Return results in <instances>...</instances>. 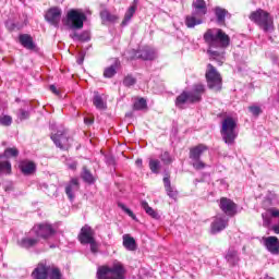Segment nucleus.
Here are the masks:
<instances>
[{
    "label": "nucleus",
    "instance_id": "obj_3",
    "mask_svg": "<svg viewBox=\"0 0 279 279\" xmlns=\"http://www.w3.org/2000/svg\"><path fill=\"white\" fill-rule=\"evenodd\" d=\"M86 13H84L82 9H71L66 13L64 25L73 32H76V29L84 28V21H86Z\"/></svg>",
    "mask_w": 279,
    "mask_h": 279
},
{
    "label": "nucleus",
    "instance_id": "obj_33",
    "mask_svg": "<svg viewBox=\"0 0 279 279\" xmlns=\"http://www.w3.org/2000/svg\"><path fill=\"white\" fill-rule=\"evenodd\" d=\"M48 278L62 279V271H60V268L56 267L54 265H50V268L48 270Z\"/></svg>",
    "mask_w": 279,
    "mask_h": 279
},
{
    "label": "nucleus",
    "instance_id": "obj_39",
    "mask_svg": "<svg viewBox=\"0 0 279 279\" xmlns=\"http://www.w3.org/2000/svg\"><path fill=\"white\" fill-rule=\"evenodd\" d=\"M133 108L134 110H145V108H147V100H145V98H140L134 102Z\"/></svg>",
    "mask_w": 279,
    "mask_h": 279
},
{
    "label": "nucleus",
    "instance_id": "obj_48",
    "mask_svg": "<svg viewBox=\"0 0 279 279\" xmlns=\"http://www.w3.org/2000/svg\"><path fill=\"white\" fill-rule=\"evenodd\" d=\"M69 169H71L72 171H75V169H77V162L70 163Z\"/></svg>",
    "mask_w": 279,
    "mask_h": 279
},
{
    "label": "nucleus",
    "instance_id": "obj_25",
    "mask_svg": "<svg viewBox=\"0 0 279 279\" xmlns=\"http://www.w3.org/2000/svg\"><path fill=\"white\" fill-rule=\"evenodd\" d=\"M202 23H204V21H202V17H199L193 13L191 15H186V17H185V25L190 29H193V27H195V25H202Z\"/></svg>",
    "mask_w": 279,
    "mask_h": 279
},
{
    "label": "nucleus",
    "instance_id": "obj_40",
    "mask_svg": "<svg viewBox=\"0 0 279 279\" xmlns=\"http://www.w3.org/2000/svg\"><path fill=\"white\" fill-rule=\"evenodd\" d=\"M12 171V165L10 161H0V173H10Z\"/></svg>",
    "mask_w": 279,
    "mask_h": 279
},
{
    "label": "nucleus",
    "instance_id": "obj_51",
    "mask_svg": "<svg viewBox=\"0 0 279 279\" xmlns=\"http://www.w3.org/2000/svg\"><path fill=\"white\" fill-rule=\"evenodd\" d=\"M83 62H84V59H78L77 60V64H83Z\"/></svg>",
    "mask_w": 279,
    "mask_h": 279
},
{
    "label": "nucleus",
    "instance_id": "obj_16",
    "mask_svg": "<svg viewBox=\"0 0 279 279\" xmlns=\"http://www.w3.org/2000/svg\"><path fill=\"white\" fill-rule=\"evenodd\" d=\"M192 14H194V16H199L202 19V16H206L208 13V7L206 5L205 0H194L192 2Z\"/></svg>",
    "mask_w": 279,
    "mask_h": 279
},
{
    "label": "nucleus",
    "instance_id": "obj_54",
    "mask_svg": "<svg viewBox=\"0 0 279 279\" xmlns=\"http://www.w3.org/2000/svg\"><path fill=\"white\" fill-rule=\"evenodd\" d=\"M263 219H264V221H266L265 215H263Z\"/></svg>",
    "mask_w": 279,
    "mask_h": 279
},
{
    "label": "nucleus",
    "instance_id": "obj_49",
    "mask_svg": "<svg viewBox=\"0 0 279 279\" xmlns=\"http://www.w3.org/2000/svg\"><path fill=\"white\" fill-rule=\"evenodd\" d=\"M50 90L51 93H53L54 95H58V88L54 85H50Z\"/></svg>",
    "mask_w": 279,
    "mask_h": 279
},
{
    "label": "nucleus",
    "instance_id": "obj_8",
    "mask_svg": "<svg viewBox=\"0 0 279 279\" xmlns=\"http://www.w3.org/2000/svg\"><path fill=\"white\" fill-rule=\"evenodd\" d=\"M31 234H35L37 239H49V236L56 234V230H53V227L49 223H41L33 227Z\"/></svg>",
    "mask_w": 279,
    "mask_h": 279
},
{
    "label": "nucleus",
    "instance_id": "obj_32",
    "mask_svg": "<svg viewBox=\"0 0 279 279\" xmlns=\"http://www.w3.org/2000/svg\"><path fill=\"white\" fill-rule=\"evenodd\" d=\"M148 167L151 173H156V174L160 173V169H162V165L158 159H149Z\"/></svg>",
    "mask_w": 279,
    "mask_h": 279
},
{
    "label": "nucleus",
    "instance_id": "obj_26",
    "mask_svg": "<svg viewBox=\"0 0 279 279\" xmlns=\"http://www.w3.org/2000/svg\"><path fill=\"white\" fill-rule=\"evenodd\" d=\"M21 171L24 175H32L36 171V165L32 161H24L21 163Z\"/></svg>",
    "mask_w": 279,
    "mask_h": 279
},
{
    "label": "nucleus",
    "instance_id": "obj_52",
    "mask_svg": "<svg viewBox=\"0 0 279 279\" xmlns=\"http://www.w3.org/2000/svg\"><path fill=\"white\" fill-rule=\"evenodd\" d=\"M262 279H274V278H271V277L265 275Z\"/></svg>",
    "mask_w": 279,
    "mask_h": 279
},
{
    "label": "nucleus",
    "instance_id": "obj_12",
    "mask_svg": "<svg viewBox=\"0 0 279 279\" xmlns=\"http://www.w3.org/2000/svg\"><path fill=\"white\" fill-rule=\"evenodd\" d=\"M228 228V218L225 215H217L210 226L211 234H217Z\"/></svg>",
    "mask_w": 279,
    "mask_h": 279
},
{
    "label": "nucleus",
    "instance_id": "obj_31",
    "mask_svg": "<svg viewBox=\"0 0 279 279\" xmlns=\"http://www.w3.org/2000/svg\"><path fill=\"white\" fill-rule=\"evenodd\" d=\"M81 175L84 182H87V184H95V177L93 175L90 170L86 168V166L83 167V172Z\"/></svg>",
    "mask_w": 279,
    "mask_h": 279
},
{
    "label": "nucleus",
    "instance_id": "obj_36",
    "mask_svg": "<svg viewBox=\"0 0 279 279\" xmlns=\"http://www.w3.org/2000/svg\"><path fill=\"white\" fill-rule=\"evenodd\" d=\"M19 156V149L16 147L7 148L0 158H16Z\"/></svg>",
    "mask_w": 279,
    "mask_h": 279
},
{
    "label": "nucleus",
    "instance_id": "obj_18",
    "mask_svg": "<svg viewBox=\"0 0 279 279\" xmlns=\"http://www.w3.org/2000/svg\"><path fill=\"white\" fill-rule=\"evenodd\" d=\"M135 58H140L141 60H156V50L150 47H144L135 51Z\"/></svg>",
    "mask_w": 279,
    "mask_h": 279
},
{
    "label": "nucleus",
    "instance_id": "obj_24",
    "mask_svg": "<svg viewBox=\"0 0 279 279\" xmlns=\"http://www.w3.org/2000/svg\"><path fill=\"white\" fill-rule=\"evenodd\" d=\"M100 19L102 23H117V21H119V16L110 13L108 9H104L102 11H100Z\"/></svg>",
    "mask_w": 279,
    "mask_h": 279
},
{
    "label": "nucleus",
    "instance_id": "obj_50",
    "mask_svg": "<svg viewBox=\"0 0 279 279\" xmlns=\"http://www.w3.org/2000/svg\"><path fill=\"white\" fill-rule=\"evenodd\" d=\"M136 167L143 168V159H136L135 161Z\"/></svg>",
    "mask_w": 279,
    "mask_h": 279
},
{
    "label": "nucleus",
    "instance_id": "obj_27",
    "mask_svg": "<svg viewBox=\"0 0 279 279\" xmlns=\"http://www.w3.org/2000/svg\"><path fill=\"white\" fill-rule=\"evenodd\" d=\"M70 38H72V40H78L80 43H88V40H90V34L86 31L81 34L74 32L70 34Z\"/></svg>",
    "mask_w": 279,
    "mask_h": 279
},
{
    "label": "nucleus",
    "instance_id": "obj_38",
    "mask_svg": "<svg viewBox=\"0 0 279 279\" xmlns=\"http://www.w3.org/2000/svg\"><path fill=\"white\" fill-rule=\"evenodd\" d=\"M159 158H160L161 162H163V165H171V162H173V158L171 157L169 151L161 153Z\"/></svg>",
    "mask_w": 279,
    "mask_h": 279
},
{
    "label": "nucleus",
    "instance_id": "obj_4",
    "mask_svg": "<svg viewBox=\"0 0 279 279\" xmlns=\"http://www.w3.org/2000/svg\"><path fill=\"white\" fill-rule=\"evenodd\" d=\"M125 268L121 262H114L112 267L101 266L97 270L98 279H124Z\"/></svg>",
    "mask_w": 279,
    "mask_h": 279
},
{
    "label": "nucleus",
    "instance_id": "obj_44",
    "mask_svg": "<svg viewBox=\"0 0 279 279\" xmlns=\"http://www.w3.org/2000/svg\"><path fill=\"white\" fill-rule=\"evenodd\" d=\"M248 110L251 113H253L254 117H258L263 112V109H260L258 106H251L248 107Z\"/></svg>",
    "mask_w": 279,
    "mask_h": 279
},
{
    "label": "nucleus",
    "instance_id": "obj_28",
    "mask_svg": "<svg viewBox=\"0 0 279 279\" xmlns=\"http://www.w3.org/2000/svg\"><path fill=\"white\" fill-rule=\"evenodd\" d=\"M123 246L129 250V252H134L136 250V240L134 238L124 234L123 235Z\"/></svg>",
    "mask_w": 279,
    "mask_h": 279
},
{
    "label": "nucleus",
    "instance_id": "obj_46",
    "mask_svg": "<svg viewBox=\"0 0 279 279\" xmlns=\"http://www.w3.org/2000/svg\"><path fill=\"white\" fill-rule=\"evenodd\" d=\"M88 245H90V252L92 254H97L99 252V244H97V241L88 242Z\"/></svg>",
    "mask_w": 279,
    "mask_h": 279
},
{
    "label": "nucleus",
    "instance_id": "obj_55",
    "mask_svg": "<svg viewBox=\"0 0 279 279\" xmlns=\"http://www.w3.org/2000/svg\"><path fill=\"white\" fill-rule=\"evenodd\" d=\"M54 125H51V130H53Z\"/></svg>",
    "mask_w": 279,
    "mask_h": 279
},
{
    "label": "nucleus",
    "instance_id": "obj_29",
    "mask_svg": "<svg viewBox=\"0 0 279 279\" xmlns=\"http://www.w3.org/2000/svg\"><path fill=\"white\" fill-rule=\"evenodd\" d=\"M163 184H165V189L167 191V195H169L172 199H175V197H178V191H175L171 186V180H169V177L163 178Z\"/></svg>",
    "mask_w": 279,
    "mask_h": 279
},
{
    "label": "nucleus",
    "instance_id": "obj_41",
    "mask_svg": "<svg viewBox=\"0 0 279 279\" xmlns=\"http://www.w3.org/2000/svg\"><path fill=\"white\" fill-rule=\"evenodd\" d=\"M134 84H136V77H134V76L131 75V74L124 76V80H123V85H124V86H126L128 88H130V86H134Z\"/></svg>",
    "mask_w": 279,
    "mask_h": 279
},
{
    "label": "nucleus",
    "instance_id": "obj_20",
    "mask_svg": "<svg viewBox=\"0 0 279 279\" xmlns=\"http://www.w3.org/2000/svg\"><path fill=\"white\" fill-rule=\"evenodd\" d=\"M19 40L24 49H28L29 51L36 49V44H34V38L31 35L22 34L19 36Z\"/></svg>",
    "mask_w": 279,
    "mask_h": 279
},
{
    "label": "nucleus",
    "instance_id": "obj_23",
    "mask_svg": "<svg viewBox=\"0 0 279 279\" xmlns=\"http://www.w3.org/2000/svg\"><path fill=\"white\" fill-rule=\"evenodd\" d=\"M38 236L32 238V236H25L20 242V247H24L25 250H29V247H36L38 245Z\"/></svg>",
    "mask_w": 279,
    "mask_h": 279
},
{
    "label": "nucleus",
    "instance_id": "obj_14",
    "mask_svg": "<svg viewBox=\"0 0 279 279\" xmlns=\"http://www.w3.org/2000/svg\"><path fill=\"white\" fill-rule=\"evenodd\" d=\"M225 260L228 263L229 267H239L241 263V256H239V251L231 246L225 254Z\"/></svg>",
    "mask_w": 279,
    "mask_h": 279
},
{
    "label": "nucleus",
    "instance_id": "obj_47",
    "mask_svg": "<svg viewBox=\"0 0 279 279\" xmlns=\"http://www.w3.org/2000/svg\"><path fill=\"white\" fill-rule=\"evenodd\" d=\"M19 117H20L21 121H25V119H29V111L20 109Z\"/></svg>",
    "mask_w": 279,
    "mask_h": 279
},
{
    "label": "nucleus",
    "instance_id": "obj_43",
    "mask_svg": "<svg viewBox=\"0 0 279 279\" xmlns=\"http://www.w3.org/2000/svg\"><path fill=\"white\" fill-rule=\"evenodd\" d=\"M119 208H121L125 214L129 215V217H132L134 220H136V215H134V211L128 208L123 203H118Z\"/></svg>",
    "mask_w": 279,
    "mask_h": 279
},
{
    "label": "nucleus",
    "instance_id": "obj_7",
    "mask_svg": "<svg viewBox=\"0 0 279 279\" xmlns=\"http://www.w3.org/2000/svg\"><path fill=\"white\" fill-rule=\"evenodd\" d=\"M205 77L207 80V86L210 90H214V93H219V90H221V74H219L217 69L210 63L207 65Z\"/></svg>",
    "mask_w": 279,
    "mask_h": 279
},
{
    "label": "nucleus",
    "instance_id": "obj_5",
    "mask_svg": "<svg viewBox=\"0 0 279 279\" xmlns=\"http://www.w3.org/2000/svg\"><path fill=\"white\" fill-rule=\"evenodd\" d=\"M250 20L253 21V23H256V25L265 32H271V29H274V20L271 19V15L263 9L252 12Z\"/></svg>",
    "mask_w": 279,
    "mask_h": 279
},
{
    "label": "nucleus",
    "instance_id": "obj_34",
    "mask_svg": "<svg viewBox=\"0 0 279 279\" xmlns=\"http://www.w3.org/2000/svg\"><path fill=\"white\" fill-rule=\"evenodd\" d=\"M119 66V62L116 61L112 65L105 69L104 76L105 77H114L117 75V68Z\"/></svg>",
    "mask_w": 279,
    "mask_h": 279
},
{
    "label": "nucleus",
    "instance_id": "obj_35",
    "mask_svg": "<svg viewBox=\"0 0 279 279\" xmlns=\"http://www.w3.org/2000/svg\"><path fill=\"white\" fill-rule=\"evenodd\" d=\"M141 206L143 209H145V213L149 215V217H153V219H158V213H156L154 208L149 207V204L147 202H142Z\"/></svg>",
    "mask_w": 279,
    "mask_h": 279
},
{
    "label": "nucleus",
    "instance_id": "obj_9",
    "mask_svg": "<svg viewBox=\"0 0 279 279\" xmlns=\"http://www.w3.org/2000/svg\"><path fill=\"white\" fill-rule=\"evenodd\" d=\"M45 19L50 25H53V27H60V19H62V9L58 7L50 8Z\"/></svg>",
    "mask_w": 279,
    "mask_h": 279
},
{
    "label": "nucleus",
    "instance_id": "obj_42",
    "mask_svg": "<svg viewBox=\"0 0 279 279\" xmlns=\"http://www.w3.org/2000/svg\"><path fill=\"white\" fill-rule=\"evenodd\" d=\"M191 165H192V167H194L196 169V171H201V169L206 168V163H204V161H202V159L192 160Z\"/></svg>",
    "mask_w": 279,
    "mask_h": 279
},
{
    "label": "nucleus",
    "instance_id": "obj_22",
    "mask_svg": "<svg viewBox=\"0 0 279 279\" xmlns=\"http://www.w3.org/2000/svg\"><path fill=\"white\" fill-rule=\"evenodd\" d=\"M216 21L218 25H226V16H228V10L221 8V7H216L214 9Z\"/></svg>",
    "mask_w": 279,
    "mask_h": 279
},
{
    "label": "nucleus",
    "instance_id": "obj_1",
    "mask_svg": "<svg viewBox=\"0 0 279 279\" xmlns=\"http://www.w3.org/2000/svg\"><path fill=\"white\" fill-rule=\"evenodd\" d=\"M204 41L208 46L207 53L210 60H215L219 66L226 62V50L230 47V36L221 28H208L204 36Z\"/></svg>",
    "mask_w": 279,
    "mask_h": 279
},
{
    "label": "nucleus",
    "instance_id": "obj_37",
    "mask_svg": "<svg viewBox=\"0 0 279 279\" xmlns=\"http://www.w3.org/2000/svg\"><path fill=\"white\" fill-rule=\"evenodd\" d=\"M93 104L98 110H104L106 108V105L104 104V98L99 95H95L93 99Z\"/></svg>",
    "mask_w": 279,
    "mask_h": 279
},
{
    "label": "nucleus",
    "instance_id": "obj_45",
    "mask_svg": "<svg viewBox=\"0 0 279 279\" xmlns=\"http://www.w3.org/2000/svg\"><path fill=\"white\" fill-rule=\"evenodd\" d=\"M0 124L5 125V126L12 125V117H10V116L1 117Z\"/></svg>",
    "mask_w": 279,
    "mask_h": 279
},
{
    "label": "nucleus",
    "instance_id": "obj_10",
    "mask_svg": "<svg viewBox=\"0 0 279 279\" xmlns=\"http://www.w3.org/2000/svg\"><path fill=\"white\" fill-rule=\"evenodd\" d=\"M50 138L54 143L56 147H59V149H69V147H71V143L69 142L64 131H58L54 134L52 133Z\"/></svg>",
    "mask_w": 279,
    "mask_h": 279
},
{
    "label": "nucleus",
    "instance_id": "obj_2",
    "mask_svg": "<svg viewBox=\"0 0 279 279\" xmlns=\"http://www.w3.org/2000/svg\"><path fill=\"white\" fill-rule=\"evenodd\" d=\"M206 87L204 84L194 85L192 92H183L181 95L177 97L175 106L177 108H184V104L186 101L189 104H195V101H202V94L205 93Z\"/></svg>",
    "mask_w": 279,
    "mask_h": 279
},
{
    "label": "nucleus",
    "instance_id": "obj_17",
    "mask_svg": "<svg viewBox=\"0 0 279 279\" xmlns=\"http://www.w3.org/2000/svg\"><path fill=\"white\" fill-rule=\"evenodd\" d=\"M264 245L270 254H279V240L276 236L264 238Z\"/></svg>",
    "mask_w": 279,
    "mask_h": 279
},
{
    "label": "nucleus",
    "instance_id": "obj_15",
    "mask_svg": "<svg viewBox=\"0 0 279 279\" xmlns=\"http://www.w3.org/2000/svg\"><path fill=\"white\" fill-rule=\"evenodd\" d=\"M49 268L50 265L47 263H39L37 267L33 270L32 277L33 279H47L49 278Z\"/></svg>",
    "mask_w": 279,
    "mask_h": 279
},
{
    "label": "nucleus",
    "instance_id": "obj_53",
    "mask_svg": "<svg viewBox=\"0 0 279 279\" xmlns=\"http://www.w3.org/2000/svg\"><path fill=\"white\" fill-rule=\"evenodd\" d=\"M85 123H93L92 120L85 119Z\"/></svg>",
    "mask_w": 279,
    "mask_h": 279
},
{
    "label": "nucleus",
    "instance_id": "obj_13",
    "mask_svg": "<svg viewBox=\"0 0 279 279\" xmlns=\"http://www.w3.org/2000/svg\"><path fill=\"white\" fill-rule=\"evenodd\" d=\"M219 206L227 217H234L236 215V204L232 199L222 197L220 198Z\"/></svg>",
    "mask_w": 279,
    "mask_h": 279
},
{
    "label": "nucleus",
    "instance_id": "obj_6",
    "mask_svg": "<svg viewBox=\"0 0 279 279\" xmlns=\"http://www.w3.org/2000/svg\"><path fill=\"white\" fill-rule=\"evenodd\" d=\"M220 134L227 145H234V141L239 136V133H236V121L232 118H226L222 121Z\"/></svg>",
    "mask_w": 279,
    "mask_h": 279
},
{
    "label": "nucleus",
    "instance_id": "obj_21",
    "mask_svg": "<svg viewBox=\"0 0 279 279\" xmlns=\"http://www.w3.org/2000/svg\"><path fill=\"white\" fill-rule=\"evenodd\" d=\"M204 151H208V146L204 144H199L193 148L190 149V159L191 160H201L202 154Z\"/></svg>",
    "mask_w": 279,
    "mask_h": 279
},
{
    "label": "nucleus",
    "instance_id": "obj_19",
    "mask_svg": "<svg viewBox=\"0 0 279 279\" xmlns=\"http://www.w3.org/2000/svg\"><path fill=\"white\" fill-rule=\"evenodd\" d=\"M77 191H80V181L77 179H72L65 186V194L71 202L75 199V193H77Z\"/></svg>",
    "mask_w": 279,
    "mask_h": 279
},
{
    "label": "nucleus",
    "instance_id": "obj_30",
    "mask_svg": "<svg viewBox=\"0 0 279 279\" xmlns=\"http://www.w3.org/2000/svg\"><path fill=\"white\" fill-rule=\"evenodd\" d=\"M134 14H136V7H130L128 9V11L124 14V19L121 23L122 27H125V25H128V23H130V21H132V16H134Z\"/></svg>",
    "mask_w": 279,
    "mask_h": 279
},
{
    "label": "nucleus",
    "instance_id": "obj_11",
    "mask_svg": "<svg viewBox=\"0 0 279 279\" xmlns=\"http://www.w3.org/2000/svg\"><path fill=\"white\" fill-rule=\"evenodd\" d=\"M78 241L82 245H88L95 241V230L88 225L82 227L81 232L78 233Z\"/></svg>",
    "mask_w": 279,
    "mask_h": 279
}]
</instances>
